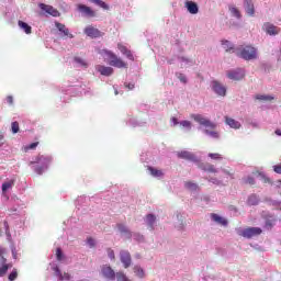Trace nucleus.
<instances>
[{"label":"nucleus","mask_w":281,"mask_h":281,"mask_svg":"<svg viewBox=\"0 0 281 281\" xmlns=\"http://www.w3.org/2000/svg\"><path fill=\"white\" fill-rule=\"evenodd\" d=\"M235 54L244 60H256L258 58V50L251 45L237 47Z\"/></svg>","instance_id":"1"},{"label":"nucleus","mask_w":281,"mask_h":281,"mask_svg":"<svg viewBox=\"0 0 281 281\" xmlns=\"http://www.w3.org/2000/svg\"><path fill=\"white\" fill-rule=\"evenodd\" d=\"M100 54L110 59L109 65H111V67H117V69H126L128 67V64L122 60V58H119V56L111 50L102 49Z\"/></svg>","instance_id":"2"},{"label":"nucleus","mask_w":281,"mask_h":281,"mask_svg":"<svg viewBox=\"0 0 281 281\" xmlns=\"http://www.w3.org/2000/svg\"><path fill=\"white\" fill-rule=\"evenodd\" d=\"M191 117L192 120H194V122H198V124H200L201 126H205V128H211V131H214V128H216V124H214L209 119H205V116L201 114H192Z\"/></svg>","instance_id":"3"},{"label":"nucleus","mask_w":281,"mask_h":281,"mask_svg":"<svg viewBox=\"0 0 281 281\" xmlns=\"http://www.w3.org/2000/svg\"><path fill=\"white\" fill-rule=\"evenodd\" d=\"M262 234V228L260 227H248L243 231L238 232L239 236H243V238H254L255 236H260Z\"/></svg>","instance_id":"4"},{"label":"nucleus","mask_w":281,"mask_h":281,"mask_svg":"<svg viewBox=\"0 0 281 281\" xmlns=\"http://www.w3.org/2000/svg\"><path fill=\"white\" fill-rule=\"evenodd\" d=\"M120 260L124 267V269H128L131 267L133 259L131 258V252L127 250H121L120 252Z\"/></svg>","instance_id":"5"},{"label":"nucleus","mask_w":281,"mask_h":281,"mask_svg":"<svg viewBox=\"0 0 281 281\" xmlns=\"http://www.w3.org/2000/svg\"><path fill=\"white\" fill-rule=\"evenodd\" d=\"M77 10L81 12L83 16H88L90 19H93V16H95V11H93L91 7H87L85 4H78Z\"/></svg>","instance_id":"6"},{"label":"nucleus","mask_w":281,"mask_h":281,"mask_svg":"<svg viewBox=\"0 0 281 281\" xmlns=\"http://www.w3.org/2000/svg\"><path fill=\"white\" fill-rule=\"evenodd\" d=\"M38 8L43 11L46 12V14H50V16H60V12H58L54 7L45 3H40Z\"/></svg>","instance_id":"7"},{"label":"nucleus","mask_w":281,"mask_h":281,"mask_svg":"<svg viewBox=\"0 0 281 281\" xmlns=\"http://www.w3.org/2000/svg\"><path fill=\"white\" fill-rule=\"evenodd\" d=\"M101 273L106 280H115V270H113L111 266H103L101 268Z\"/></svg>","instance_id":"8"},{"label":"nucleus","mask_w":281,"mask_h":281,"mask_svg":"<svg viewBox=\"0 0 281 281\" xmlns=\"http://www.w3.org/2000/svg\"><path fill=\"white\" fill-rule=\"evenodd\" d=\"M85 34H87V36H90V38H100V36H102V32L93 26H87L85 29Z\"/></svg>","instance_id":"9"},{"label":"nucleus","mask_w":281,"mask_h":281,"mask_svg":"<svg viewBox=\"0 0 281 281\" xmlns=\"http://www.w3.org/2000/svg\"><path fill=\"white\" fill-rule=\"evenodd\" d=\"M227 77L229 78V80H243V78H245V70L243 69L232 70L227 74Z\"/></svg>","instance_id":"10"},{"label":"nucleus","mask_w":281,"mask_h":281,"mask_svg":"<svg viewBox=\"0 0 281 281\" xmlns=\"http://www.w3.org/2000/svg\"><path fill=\"white\" fill-rule=\"evenodd\" d=\"M212 89L217 95H223L225 97L227 93V89L221 85L218 81H213L212 82Z\"/></svg>","instance_id":"11"},{"label":"nucleus","mask_w":281,"mask_h":281,"mask_svg":"<svg viewBox=\"0 0 281 281\" xmlns=\"http://www.w3.org/2000/svg\"><path fill=\"white\" fill-rule=\"evenodd\" d=\"M177 157L179 159H186L187 161H198L196 156L188 150H182L177 153Z\"/></svg>","instance_id":"12"},{"label":"nucleus","mask_w":281,"mask_h":281,"mask_svg":"<svg viewBox=\"0 0 281 281\" xmlns=\"http://www.w3.org/2000/svg\"><path fill=\"white\" fill-rule=\"evenodd\" d=\"M55 27H57V30L59 32H61V34H64L63 36L68 37V38H74V34L69 33V29H67V26L60 22H56L55 23Z\"/></svg>","instance_id":"13"},{"label":"nucleus","mask_w":281,"mask_h":281,"mask_svg":"<svg viewBox=\"0 0 281 281\" xmlns=\"http://www.w3.org/2000/svg\"><path fill=\"white\" fill-rule=\"evenodd\" d=\"M184 8H187L190 14H199V4H196V2L186 1Z\"/></svg>","instance_id":"14"},{"label":"nucleus","mask_w":281,"mask_h":281,"mask_svg":"<svg viewBox=\"0 0 281 281\" xmlns=\"http://www.w3.org/2000/svg\"><path fill=\"white\" fill-rule=\"evenodd\" d=\"M53 271H55V276L56 278L59 279V281H63V280H71V274L67 273V272H63L60 271V268H58V266H55L53 268Z\"/></svg>","instance_id":"15"},{"label":"nucleus","mask_w":281,"mask_h":281,"mask_svg":"<svg viewBox=\"0 0 281 281\" xmlns=\"http://www.w3.org/2000/svg\"><path fill=\"white\" fill-rule=\"evenodd\" d=\"M95 69H97V71H99V74H101V76H112V74H113V68L112 67L98 65L95 67Z\"/></svg>","instance_id":"16"},{"label":"nucleus","mask_w":281,"mask_h":281,"mask_svg":"<svg viewBox=\"0 0 281 281\" xmlns=\"http://www.w3.org/2000/svg\"><path fill=\"white\" fill-rule=\"evenodd\" d=\"M244 5L249 16H254V14H256V9L254 8V2H251V0H245Z\"/></svg>","instance_id":"17"},{"label":"nucleus","mask_w":281,"mask_h":281,"mask_svg":"<svg viewBox=\"0 0 281 281\" xmlns=\"http://www.w3.org/2000/svg\"><path fill=\"white\" fill-rule=\"evenodd\" d=\"M225 123L231 127V128H235V130H238L240 128V122L229 117V116H226L225 117Z\"/></svg>","instance_id":"18"},{"label":"nucleus","mask_w":281,"mask_h":281,"mask_svg":"<svg viewBox=\"0 0 281 281\" xmlns=\"http://www.w3.org/2000/svg\"><path fill=\"white\" fill-rule=\"evenodd\" d=\"M37 164H41L43 167L47 168L52 164V157L49 156H40L37 157Z\"/></svg>","instance_id":"19"},{"label":"nucleus","mask_w":281,"mask_h":281,"mask_svg":"<svg viewBox=\"0 0 281 281\" xmlns=\"http://www.w3.org/2000/svg\"><path fill=\"white\" fill-rule=\"evenodd\" d=\"M263 26L266 27L267 34H270V36H276V34H278V27L276 25L266 23Z\"/></svg>","instance_id":"20"},{"label":"nucleus","mask_w":281,"mask_h":281,"mask_svg":"<svg viewBox=\"0 0 281 281\" xmlns=\"http://www.w3.org/2000/svg\"><path fill=\"white\" fill-rule=\"evenodd\" d=\"M211 218L212 221H214L215 223H218L220 225H224L226 226L227 225V220L221 217L218 214L216 213H212L211 214Z\"/></svg>","instance_id":"21"},{"label":"nucleus","mask_w":281,"mask_h":281,"mask_svg":"<svg viewBox=\"0 0 281 281\" xmlns=\"http://www.w3.org/2000/svg\"><path fill=\"white\" fill-rule=\"evenodd\" d=\"M200 168L204 170V172H213V173L217 172L216 168H214V165L209 162L200 165Z\"/></svg>","instance_id":"22"},{"label":"nucleus","mask_w":281,"mask_h":281,"mask_svg":"<svg viewBox=\"0 0 281 281\" xmlns=\"http://www.w3.org/2000/svg\"><path fill=\"white\" fill-rule=\"evenodd\" d=\"M18 25L21 30H23L25 32V34H32V26H30V24L20 20L18 22Z\"/></svg>","instance_id":"23"},{"label":"nucleus","mask_w":281,"mask_h":281,"mask_svg":"<svg viewBox=\"0 0 281 281\" xmlns=\"http://www.w3.org/2000/svg\"><path fill=\"white\" fill-rule=\"evenodd\" d=\"M276 98L273 95H267V94H256L255 100H262L265 102H271V100H274Z\"/></svg>","instance_id":"24"},{"label":"nucleus","mask_w":281,"mask_h":281,"mask_svg":"<svg viewBox=\"0 0 281 281\" xmlns=\"http://www.w3.org/2000/svg\"><path fill=\"white\" fill-rule=\"evenodd\" d=\"M222 45L226 52H233V54H236V48L232 47V43H229V41H222Z\"/></svg>","instance_id":"25"},{"label":"nucleus","mask_w":281,"mask_h":281,"mask_svg":"<svg viewBox=\"0 0 281 281\" xmlns=\"http://www.w3.org/2000/svg\"><path fill=\"white\" fill-rule=\"evenodd\" d=\"M184 188H187V190H191L192 192H195V190H199V184H196L192 181H187L184 183Z\"/></svg>","instance_id":"26"},{"label":"nucleus","mask_w":281,"mask_h":281,"mask_svg":"<svg viewBox=\"0 0 281 281\" xmlns=\"http://www.w3.org/2000/svg\"><path fill=\"white\" fill-rule=\"evenodd\" d=\"M146 221H147V225L150 227V229H153V227L155 225V221H157V217H155L154 214H148L146 216Z\"/></svg>","instance_id":"27"},{"label":"nucleus","mask_w":281,"mask_h":281,"mask_svg":"<svg viewBox=\"0 0 281 281\" xmlns=\"http://www.w3.org/2000/svg\"><path fill=\"white\" fill-rule=\"evenodd\" d=\"M229 12L236 19H241L243 18V14H240V10H238V8H236V7H229Z\"/></svg>","instance_id":"28"},{"label":"nucleus","mask_w":281,"mask_h":281,"mask_svg":"<svg viewBox=\"0 0 281 281\" xmlns=\"http://www.w3.org/2000/svg\"><path fill=\"white\" fill-rule=\"evenodd\" d=\"M148 170H149L151 177H164V171H161L159 169H155L153 167H148Z\"/></svg>","instance_id":"29"},{"label":"nucleus","mask_w":281,"mask_h":281,"mask_svg":"<svg viewBox=\"0 0 281 281\" xmlns=\"http://www.w3.org/2000/svg\"><path fill=\"white\" fill-rule=\"evenodd\" d=\"M134 273L137 276V278H140V279H143L146 276L144 272V269H142V267L139 266L134 267Z\"/></svg>","instance_id":"30"},{"label":"nucleus","mask_w":281,"mask_h":281,"mask_svg":"<svg viewBox=\"0 0 281 281\" xmlns=\"http://www.w3.org/2000/svg\"><path fill=\"white\" fill-rule=\"evenodd\" d=\"M12 186H14V180H10V181L2 183L3 194H5V192H8V190H10V188H12Z\"/></svg>","instance_id":"31"},{"label":"nucleus","mask_w":281,"mask_h":281,"mask_svg":"<svg viewBox=\"0 0 281 281\" xmlns=\"http://www.w3.org/2000/svg\"><path fill=\"white\" fill-rule=\"evenodd\" d=\"M92 3H95V5H99V8H102L103 10H109V4H106L102 0H90Z\"/></svg>","instance_id":"32"},{"label":"nucleus","mask_w":281,"mask_h":281,"mask_svg":"<svg viewBox=\"0 0 281 281\" xmlns=\"http://www.w3.org/2000/svg\"><path fill=\"white\" fill-rule=\"evenodd\" d=\"M258 195L256 194L250 195L247 201L248 205H258Z\"/></svg>","instance_id":"33"},{"label":"nucleus","mask_w":281,"mask_h":281,"mask_svg":"<svg viewBox=\"0 0 281 281\" xmlns=\"http://www.w3.org/2000/svg\"><path fill=\"white\" fill-rule=\"evenodd\" d=\"M12 267L11 265H2L0 266V278H3L5 273H8V269Z\"/></svg>","instance_id":"34"},{"label":"nucleus","mask_w":281,"mask_h":281,"mask_svg":"<svg viewBox=\"0 0 281 281\" xmlns=\"http://www.w3.org/2000/svg\"><path fill=\"white\" fill-rule=\"evenodd\" d=\"M205 135H210V137H213V139H218L220 135H218V132L212 130H205L204 131Z\"/></svg>","instance_id":"35"},{"label":"nucleus","mask_w":281,"mask_h":281,"mask_svg":"<svg viewBox=\"0 0 281 281\" xmlns=\"http://www.w3.org/2000/svg\"><path fill=\"white\" fill-rule=\"evenodd\" d=\"M116 227L119 232H121V234H128V228L126 227V225L120 223V224H116Z\"/></svg>","instance_id":"36"},{"label":"nucleus","mask_w":281,"mask_h":281,"mask_svg":"<svg viewBox=\"0 0 281 281\" xmlns=\"http://www.w3.org/2000/svg\"><path fill=\"white\" fill-rule=\"evenodd\" d=\"M116 280L117 281H131L128 277L125 276L124 272H117L116 273Z\"/></svg>","instance_id":"37"},{"label":"nucleus","mask_w":281,"mask_h":281,"mask_svg":"<svg viewBox=\"0 0 281 281\" xmlns=\"http://www.w3.org/2000/svg\"><path fill=\"white\" fill-rule=\"evenodd\" d=\"M16 278H19V272L16 271V269H13L11 271V273L9 274L8 280L9 281H14V280H16Z\"/></svg>","instance_id":"38"},{"label":"nucleus","mask_w":281,"mask_h":281,"mask_svg":"<svg viewBox=\"0 0 281 281\" xmlns=\"http://www.w3.org/2000/svg\"><path fill=\"white\" fill-rule=\"evenodd\" d=\"M273 225H276V218L266 220V225H265L266 229H272Z\"/></svg>","instance_id":"39"},{"label":"nucleus","mask_w":281,"mask_h":281,"mask_svg":"<svg viewBox=\"0 0 281 281\" xmlns=\"http://www.w3.org/2000/svg\"><path fill=\"white\" fill-rule=\"evenodd\" d=\"M56 258H57L58 262H60L65 258V255L63 254V249H60V248L56 249Z\"/></svg>","instance_id":"40"},{"label":"nucleus","mask_w":281,"mask_h":281,"mask_svg":"<svg viewBox=\"0 0 281 281\" xmlns=\"http://www.w3.org/2000/svg\"><path fill=\"white\" fill-rule=\"evenodd\" d=\"M11 131H12V133L13 134H16V133H19V122H12V124H11Z\"/></svg>","instance_id":"41"},{"label":"nucleus","mask_w":281,"mask_h":281,"mask_svg":"<svg viewBox=\"0 0 281 281\" xmlns=\"http://www.w3.org/2000/svg\"><path fill=\"white\" fill-rule=\"evenodd\" d=\"M108 256L110 260H115V251L111 248H108Z\"/></svg>","instance_id":"42"},{"label":"nucleus","mask_w":281,"mask_h":281,"mask_svg":"<svg viewBox=\"0 0 281 281\" xmlns=\"http://www.w3.org/2000/svg\"><path fill=\"white\" fill-rule=\"evenodd\" d=\"M244 183H248V186H255L256 180L254 179V177H248L247 179L244 180Z\"/></svg>","instance_id":"43"},{"label":"nucleus","mask_w":281,"mask_h":281,"mask_svg":"<svg viewBox=\"0 0 281 281\" xmlns=\"http://www.w3.org/2000/svg\"><path fill=\"white\" fill-rule=\"evenodd\" d=\"M180 126H183L184 128H192V123L190 121H181Z\"/></svg>","instance_id":"44"},{"label":"nucleus","mask_w":281,"mask_h":281,"mask_svg":"<svg viewBox=\"0 0 281 281\" xmlns=\"http://www.w3.org/2000/svg\"><path fill=\"white\" fill-rule=\"evenodd\" d=\"M178 80H180V82H183L184 85L186 82H188V78L183 74H178Z\"/></svg>","instance_id":"45"},{"label":"nucleus","mask_w":281,"mask_h":281,"mask_svg":"<svg viewBox=\"0 0 281 281\" xmlns=\"http://www.w3.org/2000/svg\"><path fill=\"white\" fill-rule=\"evenodd\" d=\"M35 172H36L37 175H43V172H45V167H43V166H37V167L35 168Z\"/></svg>","instance_id":"46"},{"label":"nucleus","mask_w":281,"mask_h":281,"mask_svg":"<svg viewBox=\"0 0 281 281\" xmlns=\"http://www.w3.org/2000/svg\"><path fill=\"white\" fill-rule=\"evenodd\" d=\"M117 47H119L120 52L123 53V55L128 52V48H126V46H124L122 44H119Z\"/></svg>","instance_id":"47"},{"label":"nucleus","mask_w":281,"mask_h":281,"mask_svg":"<svg viewBox=\"0 0 281 281\" xmlns=\"http://www.w3.org/2000/svg\"><path fill=\"white\" fill-rule=\"evenodd\" d=\"M87 244L89 245V247H95V240L92 237H89L87 239Z\"/></svg>","instance_id":"48"},{"label":"nucleus","mask_w":281,"mask_h":281,"mask_svg":"<svg viewBox=\"0 0 281 281\" xmlns=\"http://www.w3.org/2000/svg\"><path fill=\"white\" fill-rule=\"evenodd\" d=\"M209 157L211 158V159H223V157H221V154H209Z\"/></svg>","instance_id":"49"},{"label":"nucleus","mask_w":281,"mask_h":281,"mask_svg":"<svg viewBox=\"0 0 281 281\" xmlns=\"http://www.w3.org/2000/svg\"><path fill=\"white\" fill-rule=\"evenodd\" d=\"M124 56H126V58H128V60H135V57L133 56V53H131V50H127Z\"/></svg>","instance_id":"50"},{"label":"nucleus","mask_w":281,"mask_h":281,"mask_svg":"<svg viewBox=\"0 0 281 281\" xmlns=\"http://www.w3.org/2000/svg\"><path fill=\"white\" fill-rule=\"evenodd\" d=\"M223 173H224V175H227L228 177H231V179H234V172H231V171L227 170V169H223Z\"/></svg>","instance_id":"51"},{"label":"nucleus","mask_w":281,"mask_h":281,"mask_svg":"<svg viewBox=\"0 0 281 281\" xmlns=\"http://www.w3.org/2000/svg\"><path fill=\"white\" fill-rule=\"evenodd\" d=\"M3 265H10L8 263V259L5 257H0V266H3Z\"/></svg>","instance_id":"52"},{"label":"nucleus","mask_w":281,"mask_h":281,"mask_svg":"<svg viewBox=\"0 0 281 281\" xmlns=\"http://www.w3.org/2000/svg\"><path fill=\"white\" fill-rule=\"evenodd\" d=\"M5 254H8V249L0 246V258H2V256H5Z\"/></svg>","instance_id":"53"},{"label":"nucleus","mask_w":281,"mask_h":281,"mask_svg":"<svg viewBox=\"0 0 281 281\" xmlns=\"http://www.w3.org/2000/svg\"><path fill=\"white\" fill-rule=\"evenodd\" d=\"M273 170L277 172V175H281V165L273 166Z\"/></svg>","instance_id":"54"},{"label":"nucleus","mask_w":281,"mask_h":281,"mask_svg":"<svg viewBox=\"0 0 281 281\" xmlns=\"http://www.w3.org/2000/svg\"><path fill=\"white\" fill-rule=\"evenodd\" d=\"M8 104H14V98L12 95L7 97Z\"/></svg>","instance_id":"55"},{"label":"nucleus","mask_w":281,"mask_h":281,"mask_svg":"<svg viewBox=\"0 0 281 281\" xmlns=\"http://www.w3.org/2000/svg\"><path fill=\"white\" fill-rule=\"evenodd\" d=\"M125 87L127 89H130V91H133V89H135V85L134 83H126Z\"/></svg>","instance_id":"56"},{"label":"nucleus","mask_w":281,"mask_h":281,"mask_svg":"<svg viewBox=\"0 0 281 281\" xmlns=\"http://www.w3.org/2000/svg\"><path fill=\"white\" fill-rule=\"evenodd\" d=\"M12 256L16 260V248L13 246L11 247Z\"/></svg>","instance_id":"57"},{"label":"nucleus","mask_w":281,"mask_h":281,"mask_svg":"<svg viewBox=\"0 0 281 281\" xmlns=\"http://www.w3.org/2000/svg\"><path fill=\"white\" fill-rule=\"evenodd\" d=\"M36 146H38V143H32L27 148L30 150H34V148H36Z\"/></svg>","instance_id":"58"},{"label":"nucleus","mask_w":281,"mask_h":281,"mask_svg":"<svg viewBox=\"0 0 281 281\" xmlns=\"http://www.w3.org/2000/svg\"><path fill=\"white\" fill-rule=\"evenodd\" d=\"M75 60L76 63H79V65H83L85 67H87V64H85L81 58L77 57L75 58Z\"/></svg>","instance_id":"59"},{"label":"nucleus","mask_w":281,"mask_h":281,"mask_svg":"<svg viewBox=\"0 0 281 281\" xmlns=\"http://www.w3.org/2000/svg\"><path fill=\"white\" fill-rule=\"evenodd\" d=\"M171 122H173V125L177 126V124H179V120H177V117H172Z\"/></svg>","instance_id":"60"},{"label":"nucleus","mask_w":281,"mask_h":281,"mask_svg":"<svg viewBox=\"0 0 281 281\" xmlns=\"http://www.w3.org/2000/svg\"><path fill=\"white\" fill-rule=\"evenodd\" d=\"M3 139H4V136L0 135V146H3Z\"/></svg>","instance_id":"61"},{"label":"nucleus","mask_w":281,"mask_h":281,"mask_svg":"<svg viewBox=\"0 0 281 281\" xmlns=\"http://www.w3.org/2000/svg\"><path fill=\"white\" fill-rule=\"evenodd\" d=\"M212 183H221V181H218L217 179H211L210 180Z\"/></svg>","instance_id":"62"},{"label":"nucleus","mask_w":281,"mask_h":281,"mask_svg":"<svg viewBox=\"0 0 281 281\" xmlns=\"http://www.w3.org/2000/svg\"><path fill=\"white\" fill-rule=\"evenodd\" d=\"M276 135H279L281 137V130H276Z\"/></svg>","instance_id":"63"},{"label":"nucleus","mask_w":281,"mask_h":281,"mask_svg":"<svg viewBox=\"0 0 281 281\" xmlns=\"http://www.w3.org/2000/svg\"><path fill=\"white\" fill-rule=\"evenodd\" d=\"M265 181H269V178H266Z\"/></svg>","instance_id":"64"}]
</instances>
